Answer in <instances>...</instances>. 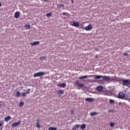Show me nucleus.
<instances>
[{
  "mask_svg": "<svg viewBox=\"0 0 130 130\" xmlns=\"http://www.w3.org/2000/svg\"><path fill=\"white\" fill-rule=\"evenodd\" d=\"M45 58H46V57L44 56V57H41V58H40V59H41V60L43 59V60H45Z\"/></svg>",
  "mask_w": 130,
  "mask_h": 130,
  "instance_id": "31",
  "label": "nucleus"
},
{
  "mask_svg": "<svg viewBox=\"0 0 130 130\" xmlns=\"http://www.w3.org/2000/svg\"><path fill=\"white\" fill-rule=\"evenodd\" d=\"M74 85L77 87H79V88H83V87H84V84L80 83L78 81H76Z\"/></svg>",
  "mask_w": 130,
  "mask_h": 130,
  "instance_id": "7",
  "label": "nucleus"
},
{
  "mask_svg": "<svg viewBox=\"0 0 130 130\" xmlns=\"http://www.w3.org/2000/svg\"><path fill=\"white\" fill-rule=\"evenodd\" d=\"M45 2H46V1H47V0H44Z\"/></svg>",
  "mask_w": 130,
  "mask_h": 130,
  "instance_id": "39",
  "label": "nucleus"
},
{
  "mask_svg": "<svg viewBox=\"0 0 130 130\" xmlns=\"http://www.w3.org/2000/svg\"><path fill=\"white\" fill-rule=\"evenodd\" d=\"M103 89H104V87L102 86H99L96 87V90L99 91V92H101Z\"/></svg>",
  "mask_w": 130,
  "mask_h": 130,
  "instance_id": "10",
  "label": "nucleus"
},
{
  "mask_svg": "<svg viewBox=\"0 0 130 130\" xmlns=\"http://www.w3.org/2000/svg\"><path fill=\"white\" fill-rule=\"evenodd\" d=\"M71 113L72 114H74V110H71Z\"/></svg>",
  "mask_w": 130,
  "mask_h": 130,
  "instance_id": "34",
  "label": "nucleus"
},
{
  "mask_svg": "<svg viewBox=\"0 0 130 130\" xmlns=\"http://www.w3.org/2000/svg\"><path fill=\"white\" fill-rule=\"evenodd\" d=\"M72 4H74V0H71Z\"/></svg>",
  "mask_w": 130,
  "mask_h": 130,
  "instance_id": "36",
  "label": "nucleus"
},
{
  "mask_svg": "<svg viewBox=\"0 0 130 130\" xmlns=\"http://www.w3.org/2000/svg\"><path fill=\"white\" fill-rule=\"evenodd\" d=\"M20 17V12L18 11H17L14 14V18H16V19H17V18H19Z\"/></svg>",
  "mask_w": 130,
  "mask_h": 130,
  "instance_id": "12",
  "label": "nucleus"
},
{
  "mask_svg": "<svg viewBox=\"0 0 130 130\" xmlns=\"http://www.w3.org/2000/svg\"><path fill=\"white\" fill-rule=\"evenodd\" d=\"M58 93L60 94H63V90H59L58 91Z\"/></svg>",
  "mask_w": 130,
  "mask_h": 130,
  "instance_id": "23",
  "label": "nucleus"
},
{
  "mask_svg": "<svg viewBox=\"0 0 130 130\" xmlns=\"http://www.w3.org/2000/svg\"><path fill=\"white\" fill-rule=\"evenodd\" d=\"M20 95H21V93H20V91H17L16 92V96L19 97Z\"/></svg>",
  "mask_w": 130,
  "mask_h": 130,
  "instance_id": "25",
  "label": "nucleus"
},
{
  "mask_svg": "<svg viewBox=\"0 0 130 130\" xmlns=\"http://www.w3.org/2000/svg\"><path fill=\"white\" fill-rule=\"evenodd\" d=\"M71 24L72 26H73L74 27H76L78 28L80 26V23L78 22H76L75 21H71Z\"/></svg>",
  "mask_w": 130,
  "mask_h": 130,
  "instance_id": "6",
  "label": "nucleus"
},
{
  "mask_svg": "<svg viewBox=\"0 0 130 130\" xmlns=\"http://www.w3.org/2000/svg\"><path fill=\"white\" fill-rule=\"evenodd\" d=\"M123 55H124V56H127V55H128V54L126 53H123Z\"/></svg>",
  "mask_w": 130,
  "mask_h": 130,
  "instance_id": "32",
  "label": "nucleus"
},
{
  "mask_svg": "<svg viewBox=\"0 0 130 130\" xmlns=\"http://www.w3.org/2000/svg\"><path fill=\"white\" fill-rule=\"evenodd\" d=\"M25 28H26V29H30L29 25L26 24V25H25Z\"/></svg>",
  "mask_w": 130,
  "mask_h": 130,
  "instance_id": "28",
  "label": "nucleus"
},
{
  "mask_svg": "<svg viewBox=\"0 0 130 130\" xmlns=\"http://www.w3.org/2000/svg\"><path fill=\"white\" fill-rule=\"evenodd\" d=\"M61 15H64V16H67V15H68V13L64 12V13H62Z\"/></svg>",
  "mask_w": 130,
  "mask_h": 130,
  "instance_id": "33",
  "label": "nucleus"
},
{
  "mask_svg": "<svg viewBox=\"0 0 130 130\" xmlns=\"http://www.w3.org/2000/svg\"><path fill=\"white\" fill-rule=\"evenodd\" d=\"M91 116H94V115H97V112H93L90 113Z\"/></svg>",
  "mask_w": 130,
  "mask_h": 130,
  "instance_id": "17",
  "label": "nucleus"
},
{
  "mask_svg": "<svg viewBox=\"0 0 130 130\" xmlns=\"http://www.w3.org/2000/svg\"><path fill=\"white\" fill-rule=\"evenodd\" d=\"M2 7V3H0V8Z\"/></svg>",
  "mask_w": 130,
  "mask_h": 130,
  "instance_id": "38",
  "label": "nucleus"
},
{
  "mask_svg": "<svg viewBox=\"0 0 130 130\" xmlns=\"http://www.w3.org/2000/svg\"><path fill=\"white\" fill-rule=\"evenodd\" d=\"M109 103H110L111 104H113V103H114V101H113V100H109Z\"/></svg>",
  "mask_w": 130,
  "mask_h": 130,
  "instance_id": "29",
  "label": "nucleus"
},
{
  "mask_svg": "<svg viewBox=\"0 0 130 130\" xmlns=\"http://www.w3.org/2000/svg\"><path fill=\"white\" fill-rule=\"evenodd\" d=\"M51 16H52V14H51V13H49L47 14V17H51Z\"/></svg>",
  "mask_w": 130,
  "mask_h": 130,
  "instance_id": "27",
  "label": "nucleus"
},
{
  "mask_svg": "<svg viewBox=\"0 0 130 130\" xmlns=\"http://www.w3.org/2000/svg\"><path fill=\"white\" fill-rule=\"evenodd\" d=\"M125 98V94L122 91H120L118 94V98H119V99H124Z\"/></svg>",
  "mask_w": 130,
  "mask_h": 130,
  "instance_id": "4",
  "label": "nucleus"
},
{
  "mask_svg": "<svg viewBox=\"0 0 130 130\" xmlns=\"http://www.w3.org/2000/svg\"><path fill=\"white\" fill-rule=\"evenodd\" d=\"M56 129H57V128L54 127H50L48 128V130H56Z\"/></svg>",
  "mask_w": 130,
  "mask_h": 130,
  "instance_id": "20",
  "label": "nucleus"
},
{
  "mask_svg": "<svg viewBox=\"0 0 130 130\" xmlns=\"http://www.w3.org/2000/svg\"><path fill=\"white\" fill-rule=\"evenodd\" d=\"M58 87H60L61 88H64L66 87V83H61V84H58L57 85Z\"/></svg>",
  "mask_w": 130,
  "mask_h": 130,
  "instance_id": "14",
  "label": "nucleus"
},
{
  "mask_svg": "<svg viewBox=\"0 0 130 130\" xmlns=\"http://www.w3.org/2000/svg\"><path fill=\"white\" fill-rule=\"evenodd\" d=\"M24 106V103L23 102H20L19 104V107H22V106Z\"/></svg>",
  "mask_w": 130,
  "mask_h": 130,
  "instance_id": "24",
  "label": "nucleus"
},
{
  "mask_svg": "<svg viewBox=\"0 0 130 130\" xmlns=\"http://www.w3.org/2000/svg\"><path fill=\"white\" fill-rule=\"evenodd\" d=\"M98 57V55L95 56V58H97Z\"/></svg>",
  "mask_w": 130,
  "mask_h": 130,
  "instance_id": "35",
  "label": "nucleus"
},
{
  "mask_svg": "<svg viewBox=\"0 0 130 130\" xmlns=\"http://www.w3.org/2000/svg\"><path fill=\"white\" fill-rule=\"evenodd\" d=\"M80 128L81 129H84V128H86V124H83L82 125H81Z\"/></svg>",
  "mask_w": 130,
  "mask_h": 130,
  "instance_id": "19",
  "label": "nucleus"
},
{
  "mask_svg": "<svg viewBox=\"0 0 130 130\" xmlns=\"http://www.w3.org/2000/svg\"><path fill=\"white\" fill-rule=\"evenodd\" d=\"M79 127H80V125L76 124L74 126L72 130H76L77 128H79Z\"/></svg>",
  "mask_w": 130,
  "mask_h": 130,
  "instance_id": "16",
  "label": "nucleus"
},
{
  "mask_svg": "<svg viewBox=\"0 0 130 130\" xmlns=\"http://www.w3.org/2000/svg\"><path fill=\"white\" fill-rule=\"evenodd\" d=\"M36 126L38 128H40V124H39V121L37 122Z\"/></svg>",
  "mask_w": 130,
  "mask_h": 130,
  "instance_id": "22",
  "label": "nucleus"
},
{
  "mask_svg": "<svg viewBox=\"0 0 130 130\" xmlns=\"http://www.w3.org/2000/svg\"><path fill=\"white\" fill-rule=\"evenodd\" d=\"M39 43H40V42L39 41H36V42H34L32 43H30V44L32 46H34L35 45H38V44H39Z\"/></svg>",
  "mask_w": 130,
  "mask_h": 130,
  "instance_id": "11",
  "label": "nucleus"
},
{
  "mask_svg": "<svg viewBox=\"0 0 130 130\" xmlns=\"http://www.w3.org/2000/svg\"><path fill=\"white\" fill-rule=\"evenodd\" d=\"M11 119H12V118L11 117V116H8L5 117V121H6V122H9V120H11Z\"/></svg>",
  "mask_w": 130,
  "mask_h": 130,
  "instance_id": "13",
  "label": "nucleus"
},
{
  "mask_svg": "<svg viewBox=\"0 0 130 130\" xmlns=\"http://www.w3.org/2000/svg\"><path fill=\"white\" fill-rule=\"evenodd\" d=\"M4 122L3 120L0 121V126H2L4 125Z\"/></svg>",
  "mask_w": 130,
  "mask_h": 130,
  "instance_id": "26",
  "label": "nucleus"
},
{
  "mask_svg": "<svg viewBox=\"0 0 130 130\" xmlns=\"http://www.w3.org/2000/svg\"><path fill=\"white\" fill-rule=\"evenodd\" d=\"M30 92H31V89L28 88L26 90V92H22L21 95L22 97H25L26 94H30Z\"/></svg>",
  "mask_w": 130,
  "mask_h": 130,
  "instance_id": "8",
  "label": "nucleus"
},
{
  "mask_svg": "<svg viewBox=\"0 0 130 130\" xmlns=\"http://www.w3.org/2000/svg\"><path fill=\"white\" fill-rule=\"evenodd\" d=\"M110 125L111 127H112L114 125H115V123L113 122H111L110 123Z\"/></svg>",
  "mask_w": 130,
  "mask_h": 130,
  "instance_id": "21",
  "label": "nucleus"
},
{
  "mask_svg": "<svg viewBox=\"0 0 130 130\" xmlns=\"http://www.w3.org/2000/svg\"><path fill=\"white\" fill-rule=\"evenodd\" d=\"M122 85H123V86H125L126 87H128V86H130L129 80H128L127 79L122 80Z\"/></svg>",
  "mask_w": 130,
  "mask_h": 130,
  "instance_id": "5",
  "label": "nucleus"
},
{
  "mask_svg": "<svg viewBox=\"0 0 130 130\" xmlns=\"http://www.w3.org/2000/svg\"><path fill=\"white\" fill-rule=\"evenodd\" d=\"M19 124H21V121H18L16 122H13L12 124V127H15V126H18V125H19Z\"/></svg>",
  "mask_w": 130,
  "mask_h": 130,
  "instance_id": "9",
  "label": "nucleus"
},
{
  "mask_svg": "<svg viewBox=\"0 0 130 130\" xmlns=\"http://www.w3.org/2000/svg\"><path fill=\"white\" fill-rule=\"evenodd\" d=\"M94 80H99L101 79V81H109L110 80V77L107 76H101V75H94Z\"/></svg>",
  "mask_w": 130,
  "mask_h": 130,
  "instance_id": "1",
  "label": "nucleus"
},
{
  "mask_svg": "<svg viewBox=\"0 0 130 130\" xmlns=\"http://www.w3.org/2000/svg\"><path fill=\"white\" fill-rule=\"evenodd\" d=\"M80 28H81V29H84V30H86V31H90V30H92L93 26H92L91 24H89L88 25L85 26V27L81 26Z\"/></svg>",
  "mask_w": 130,
  "mask_h": 130,
  "instance_id": "2",
  "label": "nucleus"
},
{
  "mask_svg": "<svg viewBox=\"0 0 130 130\" xmlns=\"http://www.w3.org/2000/svg\"><path fill=\"white\" fill-rule=\"evenodd\" d=\"M86 78H88V76H82L78 78L79 80H82V79H86Z\"/></svg>",
  "mask_w": 130,
  "mask_h": 130,
  "instance_id": "18",
  "label": "nucleus"
},
{
  "mask_svg": "<svg viewBox=\"0 0 130 130\" xmlns=\"http://www.w3.org/2000/svg\"><path fill=\"white\" fill-rule=\"evenodd\" d=\"M85 101L86 102H92L93 101V99L90 98H87L85 99Z\"/></svg>",
  "mask_w": 130,
  "mask_h": 130,
  "instance_id": "15",
  "label": "nucleus"
},
{
  "mask_svg": "<svg viewBox=\"0 0 130 130\" xmlns=\"http://www.w3.org/2000/svg\"><path fill=\"white\" fill-rule=\"evenodd\" d=\"M44 75H46V73L44 72H40L37 73H35L34 75V78H36L37 77H41L42 76H44Z\"/></svg>",
  "mask_w": 130,
  "mask_h": 130,
  "instance_id": "3",
  "label": "nucleus"
},
{
  "mask_svg": "<svg viewBox=\"0 0 130 130\" xmlns=\"http://www.w3.org/2000/svg\"><path fill=\"white\" fill-rule=\"evenodd\" d=\"M59 8H63L64 5H63V4H59Z\"/></svg>",
  "mask_w": 130,
  "mask_h": 130,
  "instance_id": "30",
  "label": "nucleus"
},
{
  "mask_svg": "<svg viewBox=\"0 0 130 130\" xmlns=\"http://www.w3.org/2000/svg\"><path fill=\"white\" fill-rule=\"evenodd\" d=\"M3 102L0 101V103H2ZM2 107V105L0 104V107Z\"/></svg>",
  "mask_w": 130,
  "mask_h": 130,
  "instance_id": "37",
  "label": "nucleus"
}]
</instances>
